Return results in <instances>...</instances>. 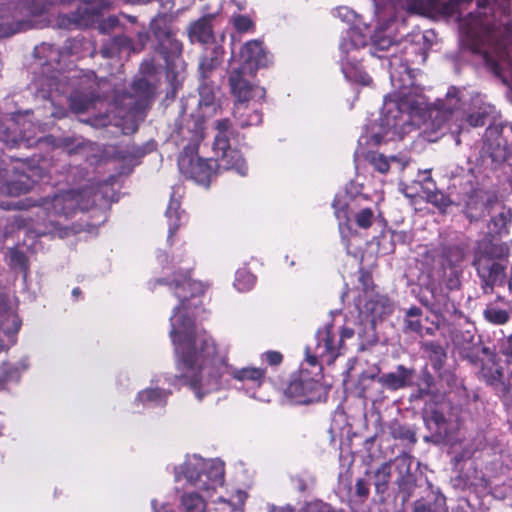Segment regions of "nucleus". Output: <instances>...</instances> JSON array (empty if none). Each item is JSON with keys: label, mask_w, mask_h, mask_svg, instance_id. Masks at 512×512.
Instances as JSON below:
<instances>
[{"label": "nucleus", "mask_w": 512, "mask_h": 512, "mask_svg": "<svg viewBox=\"0 0 512 512\" xmlns=\"http://www.w3.org/2000/svg\"><path fill=\"white\" fill-rule=\"evenodd\" d=\"M381 376L384 390L397 391L413 385L415 370L400 364L394 371L381 374Z\"/></svg>", "instance_id": "nucleus-30"}, {"label": "nucleus", "mask_w": 512, "mask_h": 512, "mask_svg": "<svg viewBox=\"0 0 512 512\" xmlns=\"http://www.w3.org/2000/svg\"><path fill=\"white\" fill-rule=\"evenodd\" d=\"M246 499H247V493L242 490H237L229 498L220 496L217 499L213 500V502L226 504L230 508L231 512H236V511H242V508L245 504Z\"/></svg>", "instance_id": "nucleus-47"}, {"label": "nucleus", "mask_w": 512, "mask_h": 512, "mask_svg": "<svg viewBox=\"0 0 512 512\" xmlns=\"http://www.w3.org/2000/svg\"><path fill=\"white\" fill-rule=\"evenodd\" d=\"M479 160L481 166L489 169L503 163L512 166V130H485Z\"/></svg>", "instance_id": "nucleus-14"}, {"label": "nucleus", "mask_w": 512, "mask_h": 512, "mask_svg": "<svg viewBox=\"0 0 512 512\" xmlns=\"http://www.w3.org/2000/svg\"><path fill=\"white\" fill-rule=\"evenodd\" d=\"M32 114L33 112L31 110L19 111L11 116V120L13 124L17 126H25L27 124L35 125L32 121Z\"/></svg>", "instance_id": "nucleus-51"}, {"label": "nucleus", "mask_w": 512, "mask_h": 512, "mask_svg": "<svg viewBox=\"0 0 512 512\" xmlns=\"http://www.w3.org/2000/svg\"><path fill=\"white\" fill-rule=\"evenodd\" d=\"M28 368V357H23L15 365L6 368L0 376V389L2 388L3 382H17L20 379L21 373Z\"/></svg>", "instance_id": "nucleus-44"}, {"label": "nucleus", "mask_w": 512, "mask_h": 512, "mask_svg": "<svg viewBox=\"0 0 512 512\" xmlns=\"http://www.w3.org/2000/svg\"><path fill=\"white\" fill-rule=\"evenodd\" d=\"M495 205L496 201L487 196L483 191L476 189L468 195L465 204V214L471 222L478 221L486 214H491Z\"/></svg>", "instance_id": "nucleus-29"}, {"label": "nucleus", "mask_w": 512, "mask_h": 512, "mask_svg": "<svg viewBox=\"0 0 512 512\" xmlns=\"http://www.w3.org/2000/svg\"><path fill=\"white\" fill-rule=\"evenodd\" d=\"M256 283V277L245 267L240 268L235 273L233 282L234 288L239 292L251 290Z\"/></svg>", "instance_id": "nucleus-45"}, {"label": "nucleus", "mask_w": 512, "mask_h": 512, "mask_svg": "<svg viewBox=\"0 0 512 512\" xmlns=\"http://www.w3.org/2000/svg\"><path fill=\"white\" fill-rule=\"evenodd\" d=\"M445 498L443 496H439L436 498V508L432 511L429 505H426L422 502H417L415 504L414 512H445Z\"/></svg>", "instance_id": "nucleus-53"}, {"label": "nucleus", "mask_w": 512, "mask_h": 512, "mask_svg": "<svg viewBox=\"0 0 512 512\" xmlns=\"http://www.w3.org/2000/svg\"><path fill=\"white\" fill-rule=\"evenodd\" d=\"M443 269V282L445 284V287L449 291L457 290L459 289L461 285V275L463 273V269L458 268H446L442 267Z\"/></svg>", "instance_id": "nucleus-48"}, {"label": "nucleus", "mask_w": 512, "mask_h": 512, "mask_svg": "<svg viewBox=\"0 0 512 512\" xmlns=\"http://www.w3.org/2000/svg\"><path fill=\"white\" fill-rule=\"evenodd\" d=\"M355 388L358 396L361 398L369 399L373 402L383 400L385 395L380 368L377 365H373L363 371L358 377Z\"/></svg>", "instance_id": "nucleus-24"}, {"label": "nucleus", "mask_w": 512, "mask_h": 512, "mask_svg": "<svg viewBox=\"0 0 512 512\" xmlns=\"http://www.w3.org/2000/svg\"><path fill=\"white\" fill-rule=\"evenodd\" d=\"M484 319L493 325H505L511 319L509 310L502 309L494 304H489L483 310Z\"/></svg>", "instance_id": "nucleus-43"}, {"label": "nucleus", "mask_w": 512, "mask_h": 512, "mask_svg": "<svg viewBox=\"0 0 512 512\" xmlns=\"http://www.w3.org/2000/svg\"><path fill=\"white\" fill-rule=\"evenodd\" d=\"M46 61L51 62L52 60H56L57 52L55 51L54 47L50 44H42L35 48V55L37 57H40L41 54H45Z\"/></svg>", "instance_id": "nucleus-55"}, {"label": "nucleus", "mask_w": 512, "mask_h": 512, "mask_svg": "<svg viewBox=\"0 0 512 512\" xmlns=\"http://www.w3.org/2000/svg\"><path fill=\"white\" fill-rule=\"evenodd\" d=\"M271 512H294L291 506L273 508ZM301 512H336L329 505L323 502L308 503Z\"/></svg>", "instance_id": "nucleus-49"}, {"label": "nucleus", "mask_w": 512, "mask_h": 512, "mask_svg": "<svg viewBox=\"0 0 512 512\" xmlns=\"http://www.w3.org/2000/svg\"><path fill=\"white\" fill-rule=\"evenodd\" d=\"M509 247L506 243H496L489 239L477 242L473 252L472 266L480 279L484 294H491L495 286H502L506 281V261Z\"/></svg>", "instance_id": "nucleus-8"}, {"label": "nucleus", "mask_w": 512, "mask_h": 512, "mask_svg": "<svg viewBox=\"0 0 512 512\" xmlns=\"http://www.w3.org/2000/svg\"><path fill=\"white\" fill-rule=\"evenodd\" d=\"M223 61V49L215 46L206 50L199 60L200 80H208L212 73L221 65Z\"/></svg>", "instance_id": "nucleus-32"}, {"label": "nucleus", "mask_w": 512, "mask_h": 512, "mask_svg": "<svg viewBox=\"0 0 512 512\" xmlns=\"http://www.w3.org/2000/svg\"><path fill=\"white\" fill-rule=\"evenodd\" d=\"M427 289L430 291L433 298V302L431 303L432 311L440 314L448 312L450 308L447 292H445L440 285H437L434 282L429 283Z\"/></svg>", "instance_id": "nucleus-38"}, {"label": "nucleus", "mask_w": 512, "mask_h": 512, "mask_svg": "<svg viewBox=\"0 0 512 512\" xmlns=\"http://www.w3.org/2000/svg\"><path fill=\"white\" fill-rule=\"evenodd\" d=\"M442 259V267L463 269L465 249L457 245L449 246L444 249Z\"/></svg>", "instance_id": "nucleus-41"}, {"label": "nucleus", "mask_w": 512, "mask_h": 512, "mask_svg": "<svg viewBox=\"0 0 512 512\" xmlns=\"http://www.w3.org/2000/svg\"><path fill=\"white\" fill-rule=\"evenodd\" d=\"M8 174L9 171L0 170V193L18 196L30 191L42 178L43 171L26 162H18L12 167L11 175Z\"/></svg>", "instance_id": "nucleus-16"}, {"label": "nucleus", "mask_w": 512, "mask_h": 512, "mask_svg": "<svg viewBox=\"0 0 512 512\" xmlns=\"http://www.w3.org/2000/svg\"><path fill=\"white\" fill-rule=\"evenodd\" d=\"M131 51H133L132 41L124 35H119L107 40L100 53L103 58H113L123 52L129 54Z\"/></svg>", "instance_id": "nucleus-34"}, {"label": "nucleus", "mask_w": 512, "mask_h": 512, "mask_svg": "<svg viewBox=\"0 0 512 512\" xmlns=\"http://www.w3.org/2000/svg\"><path fill=\"white\" fill-rule=\"evenodd\" d=\"M364 190L363 184L358 179L352 180L345 186L344 194L336 195L334 200L340 197L342 201H348L352 206H357L368 198Z\"/></svg>", "instance_id": "nucleus-37"}, {"label": "nucleus", "mask_w": 512, "mask_h": 512, "mask_svg": "<svg viewBox=\"0 0 512 512\" xmlns=\"http://www.w3.org/2000/svg\"><path fill=\"white\" fill-rule=\"evenodd\" d=\"M150 29L158 41V51L163 56L167 77L173 81V89L180 82V76L185 69L182 59V43L175 37L171 26V19L167 15H158L152 19Z\"/></svg>", "instance_id": "nucleus-9"}, {"label": "nucleus", "mask_w": 512, "mask_h": 512, "mask_svg": "<svg viewBox=\"0 0 512 512\" xmlns=\"http://www.w3.org/2000/svg\"><path fill=\"white\" fill-rule=\"evenodd\" d=\"M151 505L154 512H173L168 503H159L157 500H152Z\"/></svg>", "instance_id": "nucleus-62"}, {"label": "nucleus", "mask_w": 512, "mask_h": 512, "mask_svg": "<svg viewBox=\"0 0 512 512\" xmlns=\"http://www.w3.org/2000/svg\"><path fill=\"white\" fill-rule=\"evenodd\" d=\"M2 146L20 148L30 146L28 139L24 138L23 130H0V150Z\"/></svg>", "instance_id": "nucleus-40"}, {"label": "nucleus", "mask_w": 512, "mask_h": 512, "mask_svg": "<svg viewBox=\"0 0 512 512\" xmlns=\"http://www.w3.org/2000/svg\"><path fill=\"white\" fill-rule=\"evenodd\" d=\"M264 357H265V360L270 365H278L282 362V359H283L281 353H279L277 351H268L264 354Z\"/></svg>", "instance_id": "nucleus-60"}, {"label": "nucleus", "mask_w": 512, "mask_h": 512, "mask_svg": "<svg viewBox=\"0 0 512 512\" xmlns=\"http://www.w3.org/2000/svg\"><path fill=\"white\" fill-rule=\"evenodd\" d=\"M362 301L363 304L359 308V312L368 318L369 326L373 328L377 320H382L393 311V303L390 299L373 290L365 291Z\"/></svg>", "instance_id": "nucleus-23"}, {"label": "nucleus", "mask_w": 512, "mask_h": 512, "mask_svg": "<svg viewBox=\"0 0 512 512\" xmlns=\"http://www.w3.org/2000/svg\"><path fill=\"white\" fill-rule=\"evenodd\" d=\"M390 432L393 438L407 440L410 442H415V434L414 432L405 425H401L397 421H393L390 424Z\"/></svg>", "instance_id": "nucleus-50"}, {"label": "nucleus", "mask_w": 512, "mask_h": 512, "mask_svg": "<svg viewBox=\"0 0 512 512\" xmlns=\"http://www.w3.org/2000/svg\"><path fill=\"white\" fill-rule=\"evenodd\" d=\"M431 169L419 170L418 179L415 183L419 184L425 199L441 211H445L450 206V199L440 190L437 189L436 183L430 175Z\"/></svg>", "instance_id": "nucleus-28"}, {"label": "nucleus", "mask_w": 512, "mask_h": 512, "mask_svg": "<svg viewBox=\"0 0 512 512\" xmlns=\"http://www.w3.org/2000/svg\"><path fill=\"white\" fill-rule=\"evenodd\" d=\"M241 65L233 67L229 75V85L232 95L236 98L232 123L222 119L216 128H230L233 125L240 128L258 126L262 123V114L258 110L249 109L247 102L260 101L265 98L266 90L250 80L260 67L268 63L263 44L259 40L245 43L240 51Z\"/></svg>", "instance_id": "nucleus-4"}, {"label": "nucleus", "mask_w": 512, "mask_h": 512, "mask_svg": "<svg viewBox=\"0 0 512 512\" xmlns=\"http://www.w3.org/2000/svg\"><path fill=\"white\" fill-rule=\"evenodd\" d=\"M422 310L418 307H411L406 312V318H419L421 316Z\"/></svg>", "instance_id": "nucleus-63"}, {"label": "nucleus", "mask_w": 512, "mask_h": 512, "mask_svg": "<svg viewBox=\"0 0 512 512\" xmlns=\"http://www.w3.org/2000/svg\"><path fill=\"white\" fill-rule=\"evenodd\" d=\"M183 194L184 189L182 185L177 184L172 187L170 200L165 212V216L168 222V242L172 240L180 226L187 221L185 212L180 209V200Z\"/></svg>", "instance_id": "nucleus-26"}, {"label": "nucleus", "mask_w": 512, "mask_h": 512, "mask_svg": "<svg viewBox=\"0 0 512 512\" xmlns=\"http://www.w3.org/2000/svg\"><path fill=\"white\" fill-rule=\"evenodd\" d=\"M89 150L90 148L83 141L64 140L66 154L79 155L81 158H85L84 163L74 160L73 163H64L61 166L53 165L52 170L63 175L68 184H76L87 179L90 185L80 190L61 191L41 199L34 227L37 236L51 235L59 238L68 236L70 228L65 224V221L78 211L90 209L99 199L107 196V181L95 182L94 178L89 177L90 168L94 163L100 161L96 155H90Z\"/></svg>", "instance_id": "nucleus-3"}, {"label": "nucleus", "mask_w": 512, "mask_h": 512, "mask_svg": "<svg viewBox=\"0 0 512 512\" xmlns=\"http://www.w3.org/2000/svg\"><path fill=\"white\" fill-rule=\"evenodd\" d=\"M337 15L343 21L351 22L356 17L355 13L350 10L348 7H340L337 9Z\"/></svg>", "instance_id": "nucleus-59"}, {"label": "nucleus", "mask_w": 512, "mask_h": 512, "mask_svg": "<svg viewBox=\"0 0 512 512\" xmlns=\"http://www.w3.org/2000/svg\"><path fill=\"white\" fill-rule=\"evenodd\" d=\"M453 343L459 355L473 365L478 364L481 354L489 353V348L482 346L476 337L474 328L456 331Z\"/></svg>", "instance_id": "nucleus-22"}, {"label": "nucleus", "mask_w": 512, "mask_h": 512, "mask_svg": "<svg viewBox=\"0 0 512 512\" xmlns=\"http://www.w3.org/2000/svg\"><path fill=\"white\" fill-rule=\"evenodd\" d=\"M383 134L374 130H365L358 139L357 155L365 156L370 164L380 173H386L391 166H397L403 170L408 165V159L401 156L386 157L383 154L371 151V148L380 146L383 143Z\"/></svg>", "instance_id": "nucleus-17"}, {"label": "nucleus", "mask_w": 512, "mask_h": 512, "mask_svg": "<svg viewBox=\"0 0 512 512\" xmlns=\"http://www.w3.org/2000/svg\"><path fill=\"white\" fill-rule=\"evenodd\" d=\"M392 465H394V462H384L374 472V486L378 494H384L388 490V484L391 480Z\"/></svg>", "instance_id": "nucleus-42"}, {"label": "nucleus", "mask_w": 512, "mask_h": 512, "mask_svg": "<svg viewBox=\"0 0 512 512\" xmlns=\"http://www.w3.org/2000/svg\"><path fill=\"white\" fill-rule=\"evenodd\" d=\"M356 327H350L347 324L341 329L340 334L338 335V340L343 347V349L346 346V342L352 338H354L355 334H357L360 342L358 344L359 349L363 350L365 349L366 344L373 343L375 338V333L373 327L363 328L361 324L355 325Z\"/></svg>", "instance_id": "nucleus-31"}, {"label": "nucleus", "mask_w": 512, "mask_h": 512, "mask_svg": "<svg viewBox=\"0 0 512 512\" xmlns=\"http://www.w3.org/2000/svg\"><path fill=\"white\" fill-rule=\"evenodd\" d=\"M416 180L412 182V185H407L403 182L400 183L401 192L408 198H413L417 194V189L414 188L413 185H418L415 183Z\"/></svg>", "instance_id": "nucleus-61"}, {"label": "nucleus", "mask_w": 512, "mask_h": 512, "mask_svg": "<svg viewBox=\"0 0 512 512\" xmlns=\"http://www.w3.org/2000/svg\"><path fill=\"white\" fill-rule=\"evenodd\" d=\"M204 137V130H172L166 144L173 145L180 151L178 156L180 173L196 184L208 187L219 168L217 160L198 156L199 144Z\"/></svg>", "instance_id": "nucleus-6"}, {"label": "nucleus", "mask_w": 512, "mask_h": 512, "mask_svg": "<svg viewBox=\"0 0 512 512\" xmlns=\"http://www.w3.org/2000/svg\"><path fill=\"white\" fill-rule=\"evenodd\" d=\"M370 33L362 32L358 27H349L341 36L339 44L341 70L349 81L369 85L370 76L362 69L358 61L359 49L366 46Z\"/></svg>", "instance_id": "nucleus-10"}, {"label": "nucleus", "mask_w": 512, "mask_h": 512, "mask_svg": "<svg viewBox=\"0 0 512 512\" xmlns=\"http://www.w3.org/2000/svg\"><path fill=\"white\" fill-rule=\"evenodd\" d=\"M216 86L208 80H200L198 95H188L182 98L180 104V116L182 125H193L194 128H202L206 118L215 115L217 105L215 102Z\"/></svg>", "instance_id": "nucleus-11"}, {"label": "nucleus", "mask_w": 512, "mask_h": 512, "mask_svg": "<svg viewBox=\"0 0 512 512\" xmlns=\"http://www.w3.org/2000/svg\"><path fill=\"white\" fill-rule=\"evenodd\" d=\"M188 36L192 43H209L213 39L211 21L206 18H200L189 26Z\"/></svg>", "instance_id": "nucleus-36"}, {"label": "nucleus", "mask_w": 512, "mask_h": 512, "mask_svg": "<svg viewBox=\"0 0 512 512\" xmlns=\"http://www.w3.org/2000/svg\"><path fill=\"white\" fill-rule=\"evenodd\" d=\"M405 325L407 330L417 333L419 335H423V327L421 325L419 318L405 319Z\"/></svg>", "instance_id": "nucleus-58"}, {"label": "nucleus", "mask_w": 512, "mask_h": 512, "mask_svg": "<svg viewBox=\"0 0 512 512\" xmlns=\"http://www.w3.org/2000/svg\"><path fill=\"white\" fill-rule=\"evenodd\" d=\"M320 384L312 378H295L286 388V395L296 404H310L320 398Z\"/></svg>", "instance_id": "nucleus-25"}, {"label": "nucleus", "mask_w": 512, "mask_h": 512, "mask_svg": "<svg viewBox=\"0 0 512 512\" xmlns=\"http://www.w3.org/2000/svg\"><path fill=\"white\" fill-rule=\"evenodd\" d=\"M6 259L12 269L23 272V279L26 280L29 270V261L26 254L17 247H12L7 250Z\"/></svg>", "instance_id": "nucleus-39"}, {"label": "nucleus", "mask_w": 512, "mask_h": 512, "mask_svg": "<svg viewBox=\"0 0 512 512\" xmlns=\"http://www.w3.org/2000/svg\"><path fill=\"white\" fill-rule=\"evenodd\" d=\"M412 457L403 454L395 458L394 466L398 472L396 483L402 494L403 502L408 501L416 488V477L411 472Z\"/></svg>", "instance_id": "nucleus-27"}, {"label": "nucleus", "mask_w": 512, "mask_h": 512, "mask_svg": "<svg viewBox=\"0 0 512 512\" xmlns=\"http://www.w3.org/2000/svg\"><path fill=\"white\" fill-rule=\"evenodd\" d=\"M155 95V87L145 78L134 80L129 92L116 97V102L126 112V116L142 118L150 107Z\"/></svg>", "instance_id": "nucleus-18"}, {"label": "nucleus", "mask_w": 512, "mask_h": 512, "mask_svg": "<svg viewBox=\"0 0 512 512\" xmlns=\"http://www.w3.org/2000/svg\"><path fill=\"white\" fill-rule=\"evenodd\" d=\"M173 263L179 267L169 286L178 298L179 305L173 308L170 317V337L185 384L193 390L198 400L229 387L232 380L250 388L260 387L265 378L264 369L233 367L226 358L229 345L216 343L207 331L196 326L195 319L203 311L201 297L207 286L191 279L192 259L173 256Z\"/></svg>", "instance_id": "nucleus-1"}, {"label": "nucleus", "mask_w": 512, "mask_h": 512, "mask_svg": "<svg viewBox=\"0 0 512 512\" xmlns=\"http://www.w3.org/2000/svg\"><path fill=\"white\" fill-rule=\"evenodd\" d=\"M512 221V210L500 206L488 223L489 233L492 235H504L508 233V227Z\"/></svg>", "instance_id": "nucleus-35"}, {"label": "nucleus", "mask_w": 512, "mask_h": 512, "mask_svg": "<svg viewBox=\"0 0 512 512\" xmlns=\"http://www.w3.org/2000/svg\"><path fill=\"white\" fill-rule=\"evenodd\" d=\"M333 207L339 221L341 218H345L361 229L370 228L380 218V212L376 204L368 207H362L361 204L352 206L348 201H342L339 197L334 200Z\"/></svg>", "instance_id": "nucleus-21"}, {"label": "nucleus", "mask_w": 512, "mask_h": 512, "mask_svg": "<svg viewBox=\"0 0 512 512\" xmlns=\"http://www.w3.org/2000/svg\"><path fill=\"white\" fill-rule=\"evenodd\" d=\"M424 422L430 435L424 437L426 442L442 444L459 428L460 413L450 402L442 401L426 409Z\"/></svg>", "instance_id": "nucleus-12"}, {"label": "nucleus", "mask_w": 512, "mask_h": 512, "mask_svg": "<svg viewBox=\"0 0 512 512\" xmlns=\"http://www.w3.org/2000/svg\"><path fill=\"white\" fill-rule=\"evenodd\" d=\"M17 19L18 12L16 9L11 10L9 6L4 7L0 6V19H8V18ZM19 30L14 24L9 22H0V38L7 37L15 34Z\"/></svg>", "instance_id": "nucleus-46"}, {"label": "nucleus", "mask_w": 512, "mask_h": 512, "mask_svg": "<svg viewBox=\"0 0 512 512\" xmlns=\"http://www.w3.org/2000/svg\"><path fill=\"white\" fill-rule=\"evenodd\" d=\"M499 352L505 357L507 364H512V334L500 341Z\"/></svg>", "instance_id": "nucleus-52"}, {"label": "nucleus", "mask_w": 512, "mask_h": 512, "mask_svg": "<svg viewBox=\"0 0 512 512\" xmlns=\"http://www.w3.org/2000/svg\"><path fill=\"white\" fill-rule=\"evenodd\" d=\"M176 382V377L169 374H156L150 380V385L137 392L133 405L136 408L164 407L172 394L170 389Z\"/></svg>", "instance_id": "nucleus-19"}, {"label": "nucleus", "mask_w": 512, "mask_h": 512, "mask_svg": "<svg viewBox=\"0 0 512 512\" xmlns=\"http://www.w3.org/2000/svg\"><path fill=\"white\" fill-rule=\"evenodd\" d=\"M476 366H480L479 379L495 391L504 405H508L512 401V387L505 380L503 367L496 364L493 359L482 360L481 358Z\"/></svg>", "instance_id": "nucleus-20"}, {"label": "nucleus", "mask_w": 512, "mask_h": 512, "mask_svg": "<svg viewBox=\"0 0 512 512\" xmlns=\"http://www.w3.org/2000/svg\"><path fill=\"white\" fill-rule=\"evenodd\" d=\"M437 132V130H433V129H430V130H423V133H421V137L424 139V140H427L429 142H434L436 141V138L433 137V135Z\"/></svg>", "instance_id": "nucleus-64"}, {"label": "nucleus", "mask_w": 512, "mask_h": 512, "mask_svg": "<svg viewBox=\"0 0 512 512\" xmlns=\"http://www.w3.org/2000/svg\"><path fill=\"white\" fill-rule=\"evenodd\" d=\"M119 24V20L116 16H109L99 23L98 29L102 34H106L113 30Z\"/></svg>", "instance_id": "nucleus-56"}, {"label": "nucleus", "mask_w": 512, "mask_h": 512, "mask_svg": "<svg viewBox=\"0 0 512 512\" xmlns=\"http://www.w3.org/2000/svg\"><path fill=\"white\" fill-rule=\"evenodd\" d=\"M492 450L493 448L486 445L484 437L479 435L463 445L462 450L455 455V461L460 462L471 458L484 459Z\"/></svg>", "instance_id": "nucleus-33"}, {"label": "nucleus", "mask_w": 512, "mask_h": 512, "mask_svg": "<svg viewBox=\"0 0 512 512\" xmlns=\"http://www.w3.org/2000/svg\"><path fill=\"white\" fill-rule=\"evenodd\" d=\"M343 347L338 340V334L332 325L319 329L315 335L314 344L305 349V362L313 367L323 363L332 364L342 354Z\"/></svg>", "instance_id": "nucleus-15"}, {"label": "nucleus", "mask_w": 512, "mask_h": 512, "mask_svg": "<svg viewBox=\"0 0 512 512\" xmlns=\"http://www.w3.org/2000/svg\"><path fill=\"white\" fill-rule=\"evenodd\" d=\"M224 463L219 459H206L200 455H187L174 467V480L191 491L180 496V512H206L205 497L210 498L224 484Z\"/></svg>", "instance_id": "nucleus-5"}, {"label": "nucleus", "mask_w": 512, "mask_h": 512, "mask_svg": "<svg viewBox=\"0 0 512 512\" xmlns=\"http://www.w3.org/2000/svg\"><path fill=\"white\" fill-rule=\"evenodd\" d=\"M92 74H83L78 70H70L67 73L59 72L48 79V88L41 87L43 98L54 101L55 94L66 98L71 109L76 112H84L92 107L99 96L95 90L96 82Z\"/></svg>", "instance_id": "nucleus-7"}, {"label": "nucleus", "mask_w": 512, "mask_h": 512, "mask_svg": "<svg viewBox=\"0 0 512 512\" xmlns=\"http://www.w3.org/2000/svg\"><path fill=\"white\" fill-rule=\"evenodd\" d=\"M242 144L243 138L238 130H217L212 150L219 169L234 170L240 176L248 174V166L240 152Z\"/></svg>", "instance_id": "nucleus-13"}, {"label": "nucleus", "mask_w": 512, "mask_h": 512, "mask_svg": "<svg viewBox=\"0 0 512 512\" xmlns=\"http://www.w3.org/2000/svg\"><path fill=\"white\" fill-rule=\"evenodd\" d=\"M233 25L239 32H247L253 28L252 20L245 15H238L233 18Z\"/></svg>", "instance_id": "nucleus-54"}, {"label": "nucleus", "mask_w": 512, "mask_h": 512, "mask_svg": "<svg viewBox=\"0 0 512 512\" xmlns=\"http://www.w3.org/2000/svg\"><path fill=\"white\" fill-rule=\"evenodd\" d=\"M356 495L364 500L369 496V486L366 480L358 479L355 484Z\"/></svg>", "instance_id": "nucleus-57"}, {"label": "nucleus", "mask_w": 512, "mask_h": 512, "mask_svg": "<svg viewBox=\"0 0 512 512\" xmlns=\"http://www.w3.org/2000/svg\"><path fill=\"white\" fill-rule=\"evenodd\" d=\"M397 61L398 58L390 61V80L394 91L384 97L378 119L379 128H404L406 125L419 127L427 124L433 128L446 124L458 128L464 124L474 128H505L497 110L490 104H482L468 113L466 106L470 97L464 88L451 86L443 99L429 105L422 89L415 85L407 64H398Z\"/></svg>", "instance_id": "nucleus-2"}]
</instances>
